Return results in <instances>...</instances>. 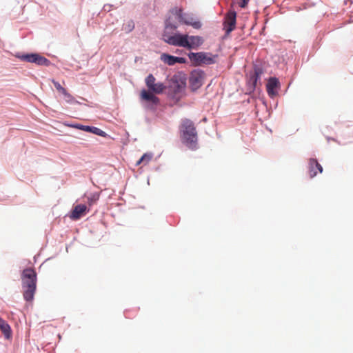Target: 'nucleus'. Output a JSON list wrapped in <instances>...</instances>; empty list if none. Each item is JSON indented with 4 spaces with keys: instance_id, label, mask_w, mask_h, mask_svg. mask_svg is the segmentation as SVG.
<instances>
[{
    "instance_id": "6e6552de",
    "label": "nucleus",
    "mask_w": 353,
    "mask_h": 353,
    "mask_svg": "<svg viewBox=\"0 0 353 353\" xmlns=\"http://www.w3.org/2000/svg\"><path fill=\"white\" fill-rule=\"evenodd\" d=\"M205 74L201 70H194L190 77V85L192 90L199 88L203 83Z\"/></svg>"
},
{
    "instance_id": "0eeeda50",
    "label": "nucleus",
    "mask_w": 353,
    "mask_h": 353,
    "mask_svg": "<svg viewBox=\"0 0 353 353\" xmlns=\"http://www.w3.org/2000/svg\"><path fill=\"white\" fill-rule=\"evenodd\" d=\"M21 61L34 63L39 65H48L50 63L49 60L39 54H26L17 56Z\"/></svg>"
},
{
    "instance_id": "a878e982",
    "label": "nucleus",
    "mask_w": 353,
    "mask_h": 353,
    "mask_svg": "<svg viewBox=\"0 0 353 353\" xmlns=\"http://www.w3.org/2000/svg\"><path fill=\"white\" fill-rule=\"evenodd\" d=\"M99 199V195H94L92 198L90 199L89 203L91 205L93 202L96 201Z\"/></svg>"
},
{
    "instance_id": "f3484780",
    "label": "nucleus",
    "mask_w": 353,
    "mask_h": 353,
    "mask_svg": "<svg viewBox=\"0 0 353 353\" xmlns=\"http://www.w3.org/2000/svg\"><path fill=\"white\" fill-rule=\"evenodd\" d=\"M0 330L4 334L6 339H9L11 336V328L9 324L0 317Z\"/></svg>"
},
{
    "instance_id": "1a4fd4ad",
    "label": "nucleus",
    "mask_w": 353,
    "mask_h": 353,
    "mask_svg": "<svg viewBox=\"0 0 353 353\" xmlns=\"http://www.w3.org/2000/svg\"><path fill=\"white\" fill-rule=\"evenodd\" d=\"M156 79L152 74H149L145 79V84L151 91L156 94H160L165 89V86L162 83H155Z\"/></svg>"
},
{
    "instance_id": "b1692460",
    "label": "nucleus",
    "mask_w": 353,
    "mask_h": 353,
    "mask_svg": "<svg viewBox=\"0 0 353 353\" xmlns=\"http://www.w3.org/2000/svg\"><path fill=\"white\" fill-rule=\"evenodd\" d=\"M241 2L240 3L239 6L241 8H245L248 5L250 0H241Z\"/></svg>"
},
{
    "instance_id": "dca6fc26",
    "label": "nucleus",
    "mask_w": 353,
    "mask_h": 353,
    "mask_svg": "<svg viewBox=\"0 0 353 353\" xmlns=\"http://www.w3.org/2000/svg\"><path fill=\"white\" fill-rule=\"evenodd\" d=\"M76 128L82 130L85 132H92L94 134L99 135L101 137H105L106 136V133L102 130L97 128V127H91L88 125H77L75 126Z\"/></svg>"
},
{
    "instance_id": "9d476101",
    "label": "nucleus",
    "mask_w": 353,
    "mask_h": 353,
    "mask_svg": "<svg viewBox=\"0 0 353 353\" xmlns=\"http://www.w3.org/2000/svg\"><path fill=\"white\" fill-rule=\"evenodd\" d=\"M236 13L234 10H230L224 19V29L227 34L230 33L236 27Z\"/></svg>"
},
{
    "instance_id": "aec40b11",
    "label": "nucleus",
    "mask_w": 353,
    "mask_h": 353,
    "mask_svg": "<svg viewBox=\"0 0 353 353\" xmlns=\"http://www.w3.org/2000/svg\"><path fill=\"white\" fill-rule=\"evenodd\" d=\"M263 71L261 68L259 67H255L254 70V75L251 77V79L253 80L254 83L256 82L257 79L260 77Z\"/></svg>"
},
{
    "instance_id": "7ed1b4c3",
    "label": "nucleus",
    "mask_w": 353,
    "mask_h": 353,
    "mask_svg": "<svg viewBox=\"0 0 353 353\" xmlns=\"http://www.w3.org/2000/svg\"><path fill=\"white\" fill-rule=\"evenodd\" d=\"M172 19L170 17L165 22V28L164 32L162 34L163 40L167 43L174 46L185 48L188 46V34H170L168 32V30H176L178 27L177 24L172 22Z\"/></svg>"
},
{
    "instance_id": "39448f33",
    "label": "nucleus",
    "mask_w": 353,
    "mask_h": 353,
    "mask_svg": "<svg viewBox=\"0 0 353 353\" xmlns=\"http://www.w3.org/2000/svg\"><path fill=\"white\" fill-rule=\"evenodd\" d=\"M190 59L193 61L195 64L201 65H210L215 63V59L217 56H211L210 54L205 52H190L188 54Z\"/></svg>"
},
{
    "instance_id": "393cba45",
    "label": "nucleus",
    "mask_w": 353,
    "mask_h": 353,
    "mask_svg": "<svg viewBox=\"0 0 353 353\" xmlns=\"http://www.w3.org/2000/svg\"><path fill=\"white\" fill-rule=\"evenodd\" d=\"M176 63H185L186 62V60L185 58L183 57H176Z\"/></svg>"
},
{
    "instance_id": "4468645a",
    "label": "nucleus",
    "mask_w": 353,
    "mask_h": 353,
    "mask_svg": "<svg viewBox=\"0 0 353 353\" xmlns=\"http://www.w3.org/2000/svg\"><path fill=\"white\" fill-rule=\"evenodd\" d=\"M203 43V39L200 36H189L188 40V46H185L188 49H196Z\"/></svg>"
},
{
    "instance_id": "f03ea898",
    "label": "nucleus",
    "mask_w": 353,
    "mask_h": 353,
    "mask_svg": "<svg viewBox=\"0 0 353 353\" xmlns=\"http://www.w3.org/2000/svg\"><path fill=\"white\" fill-rule=\"evenodd\" d=\"M179 131L182 143L192 150L195 149L197 143V132L194 123L188 119H182Z\"/></svg>"
},
{
    "instance_id": "423d86ee",
    "label": "nucleus",
    "mask_w": 353,
    "mask_h": 353,
    "mask_svg": "<svg viewBox=\"0 0 353 353\" xmlns=\"http://www.w3.org/2000/svg\"><path fill=\"white\" fill-rule=\"evenodd\" d=\"M140 99L145 103V107L149 110H154L159 103V99L152 92L142 90L140 92Z\"/></svg>"
},
{
    "instance_id": "f257e3e1",
    "label": "nucleus",
    "mask_w": 353,
    "mask_h": 353,
    "mask_svg": "<svg viewBox=\"0 0 353 353\" xmlns=\"http://www.w3.org/2000/svg\"><path fill=\"white\" fill-rule=\"evenodd\" d=\"M37 273L32 268H26L21 274L23 296L26 301H32L37 289Z\"/></svg>"
},
{
    "instance_id": "4be33fe9",
    "label": "nucleus",
    "mask_w": 353,
    "mask_h": 353,
    "mask_svg": "<svg viewBox=\"0 0 353 353\" xmlns=\"http://www.w3.org/2000/svg\"><path fill=\"white\" fill-rule=\"evenodd\" d=\"M62 94L63 95L64 100L67 103H72L75 101L74 98L70 93H68L67 90H65V92H63Z\"/></svg>"
},
{
    "instance_id": "2eb2a0df",
    "label": "nucleus",
    "mask_w": 353,
    "mask_h": 353,
    "mask_svg": "<svg viewBox=\"0 0 353 353\" xmlns=\"http://www.w3.org/2000/svg\"><path fill=\"white\" fill-rule=\"evenodd\" d=\"M184 86L185 83L183 81H180L177 76L174 75L171 78L170 87L175 93L179 92Z\"/></svg>"
},
{
    "instance_id": "412c9836",
    "label": "nucleus",
    "mask_w": 353,
    "mask_h": 353,
    "mask_svg": "<svg viewBox=\"0 0 353 353\" xmlns=\"http://www.w3.org/2000/svg\"><path fill=\"white\" fill-rule=\"evenodd\" d=\"M134 28V23L132 21H129L123 25V30L126 32H131Z\"/></svg>"
},
{
    "instance_id": "a211bd4d",
    "label": "nucleus",
    "mask_w": 353,
    "mask_h": 353,
    "mask_svg": "<svg viewBox=\"0 0 353 353\" xmlns=\"http://www.w3.org/2000/svg\"><path fill=\"white\" fill-rule=\"evenodd\" d=\"M161 59L165 63H167L169 65H173L176 63V57L172 56L168 54H163L161 56Z\"/></svg>"
},
{
    "instance_id": "f8f14e48",
    "label": "nucleus",
    "mask_w": 353,
    "mask_h": 353,
    "mask_svg": "<svg viewBox=\"0 0 353 353\" xmlns=\"http://www.w3.org/2000/svg\"><path fill=\"white\" fill-rule=\"evenodd\" d=\"M279 85L280 83L278 79L275 77L270 78L266 85L268 94L271 97L276 95L277 93L276 88H278Z\"/></svg>"
},
{
    "instance_id": "ddd939ff",
    "label": "nucleus",
    "mask_w": 353,
    "mask_h": 353,
    "mask_svg": "<svg viewBox=\"0 0 353 353\" xmlns=\"http://www.w3.org/2000/svg\"><path fill=\"white\" fill-rule=\"evenodd\" d=\"M86 210L87 207L85 205H77L72 210L70 217L73 220H77L84 215Z\"/></svg>"
},
{
    "instance_id": "20e7f679",
    "label": "nucleus",
    "mask_w": 353,
    "mask_h": 353,
    "mask_svg": "<svg viewBox=\"0 0 353 353\" xmlns=\"http://www.w3.org/2000/svg\"><path fill=\"white\" fill-rule=\"evenodd\" d=\"M170 13L174 15L181 23L191 26L194 29H200L201 23L196 19L192 14L185 13L181 8L174 7L170 10Z\"/></svg>"
},
{
    "instance_id": "5701e85b",
    "label": "nucleus",
    "mask_w": 353,
    "mask_h": 353,
    "mask_svg": "<svg viewBox=\"0 0 353 353\" xmlns=\"http://www.w3.org/2000/svg\"><path fill=\"white\" fill-rule=\"evenodd\" d=\"M52 83L54 84V86L59 93L63 94L66 90L61 85V84L59 82L52 80Z\"/></svg>"
},
{
    "instance_id": "9b49d317",
    "label": "nucleus",
    "mask_w": 353,
    "mask_h": 353,
    "mask_svg": "<svg viewBox=\"0 0 353 353\" xmlns=\"http://www.w3.org/2000/svg\"><path fill=\"white\" fill-rule=\"evenodd\" d=\"M323 167L315 159H310L308 161V173L310 178H314L317 173H322Z\"/></svg>"
},
{
    "instance_id": "6ab92c4d",
    "label": "nucleus",
    "mask_w": 353,
    "mask_h": 353,
    "mask_svg": "<svg viewBox=\"0 0 353 353\" xmlns=\"http://www.w3.org/2000/svg\"><path fill=\"white\" fill-rule=\"evenodd\" d=\"M152 158V155L151 154L145 153L144 154L141 159L136 163V165H139L141 163L144 165L148 164Z\"/></svg>"
}]
</instances>
